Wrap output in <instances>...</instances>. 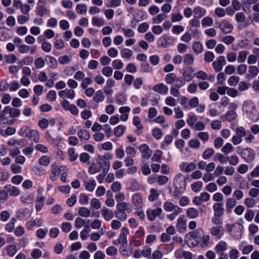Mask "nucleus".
<instances>
[{"instance_id":"nucleus-1","label":"nucleus","mask_w":259,"mask_h":259,"mask_svg":"<svg viewBox=\"0 0 259 259\" xmlns=\"http://www.w3.org/2000/svg\"><path fill=\"white\" fill-rule=\"evenodd\" d=\"M236 135L232 138V142L234 145L240 144L242 142V138L244 137L247 143H251L254 139V137L249 131H246L243 126H240L235 130Z\"/></svg>"},{"instance_id":"nucleus-2","label":"nucleus","mask_w":259,"mask_h":259,"mask_svg":"<svg viewBox=\"0 0 259 259\" xmlns=\"http://www.w3.org/2000/svg\"><path fill=\"white\" fill-rule=\"evenodd\" d=\"M129 206L130 204L125 202L118 203L116 205V209L114 212L116 218L120 221H125L127 219L126 211L130 209Z\"/></svg>"},{"instance_id":"nucleus-3","label":"nucleus","mask_w":259,"mask_h":259,"mask_svg":"<svg viewBox=\"0 0 259 259\" xmlns=\"http://www.w3.org/2000/svg\"><path fill=\"white\" fill-rule=\"evenodd\" d=\"M163 209L166 212H171L172 213L168 214L167 218L170 220H174L177 216L181 212L182 209L178 205L174 204L170 201H166L163 206Z\"/></svg>"},{"instance_id":"nucleus-4","label":"nucleus","mask_w":259,"mask_h":259,"mask_svg":"<svg viewBox=\"0 0 259 259\" xmlns=\"http://www.w3.org/2000/svg\"><path fill=\"white\" fill-rule=\"evenodd\" d=\"M226 64V61L224 56H220L216 60L213 61L212 64L213 69L215 72L221 71L223 66Z\"/></svg>"},{"instance_id":"nucleus-5","label":"nucleus","mask_w":259,"mask_h":259,"mask_svg":"<svg viewBox=\"0 0 259 259\" xmlns=\"http://www.w3.org/2000/svg\"><path fill=\"white\" fill-rule=\"evenodd\" d=\"M219 28L224 34L230 33L233 29V26L227 20L221 21L219 25Z\"/></svg>"},{"instance_id":"nucleus-6","label":"nucleus","mask_w":259,"mask_h":259,"mask_svg":"<svg viewBox=\"0 0 259 259\" xmlns=\"http://www.w3.org/2000/svg\"><path fill=\"white\" fill-rule=\"evenodd\" d=\"M255 152L250 148H246L241 151V156L246 161H252L255 158Z\"/></svg>"},{"instance_id":"nucleus-7","label":"nucleus","mask_w":259,"mask_h":259,"mask_svg":"<svg viewBox=\"0 0 259 259\" xmlns=\"http://www.w3.org/2000/svg\"><path fill=\"white\" fill-rule=\"evenodd\" d=\"M210 233L211 235L215 236L217 238L220 239L224 235V228L222 226H213L210 228Z\"/></svg>"},{"instance_id":"nucleus-8","label":"nucleus","mask_w":259,"mask_h":259,"mask_svg":"<svg viewBox=\"0 0 259 259\" xmlns=\"http://www.w3.org/2000/svg\"><path fill=\"white\" fill-rule=\"evenodd\" d=\"M162 212V210L161 208L148 210L147 211L148 219L151 221H153L156 217H159L161 215Z\"/></svg>"},{"instance_id":"nucleus-9","label":"nucleus","mask_w":259,"mask_h":259,"mask_svg":"<svg viewBox=\"0 0 259 259\" xmlns=\"http://www.w3.org/2000/svg\"><path fill=\"white\" fill-rule=\"evenodd\" d=\"M129 234V230L127 228L123 227L121 229L120 234L118 239V243H121L122 245H125L127 242V235Z\"/></svg>"},{"instance_id":"nucleus-10","label":"nucleus","mask_w":259,"mask_h":259,"mask_svg":"<svg viewBox=\"0 0 259 259\" xmlns=\"http://www.w3.org/2000/svg\"><path fill=\"white\" fill-rule=\"evenodd\" d=\"M176 227L180 232L183 233L185 231L187 226L184 215L180 216L178 219Z\"/></svg>"},{"instance_id":"nucleus-11","label":"nucleus","mask_w":259,"mask_h":259,"mask_svg":"<svg viewBox=\"0 0 259 259\" xmlns=\"http://www.w3.org/2000/svg\"><path fill=\"white\" fill-rule=\"evenodd\" d=\"M97 161L100 168L102 169V171L107 170V172L108 171L110 166V163L109 162H107L104 160V158L102 157V156L101 155H99L98 156Z\"/></svg>"},{"instance_id":"nucleus-12","label":"nucleus","mask_w":259,"mask_h":259,"mask_svg":"<svg viewBox=\"0 0 259 259\" xmlns=\"http://www.w3.org/2000/svg\"><path fill=\"white\" fill-rule=\"evenodd\" d=\"M139 149L142 152V157L145 159H148L152 153V151L146 144H143L139 147Z\"/></svg>"},{"instance_id":"nucleus-13","label":"nucleus","mask_w":259,"mask_h":259,"mask_svg":"<svg viewBox=\"0 0 259 259\" xmlns=\"http://www.w3.org/2000/svg\"><path fill=\"white\" fill-rule=\"evenodd\" d=\"M223 205L222 203H216L213 204L212 208L214 211V215L215 217H220L224 214L225 210Z\"/></svg>"},{"instance_id":"nucleus-14","label":"nucleus","mask_w":259,"mask_h":259,"mask_svg":"<svg viewBox=\"0 0 259 259\" xmlns=\"http://www.w3.org/2000/svg\"><path fill=\"white\" fill-rule=\"evenodd\" d=\"M227 249V244L224 241H220L215 246L214 250L218 254H224Z\"/></svg>"},{"instance_id":"nucleus-15","label":"nucleus","mask_w":259,"mask_h":259,"mask_svg":"<svg viewBox=\"0 0 259 259\" xmlns=\"http://www.w3.org/2000/svg\"><path fill=\"white\" fill-rule=\"evenodd\" d=\"M101 212L104 220L106 221H110L114 217L113 211L109 209L107 207H103L101 210Z\"/></svg>"},{"instance_id":"nucleus-16","label":"nucleus","mask_w":259,"mask_h":259,"mask_svg":"<svg viewBox=\"0 0 259 259\" xmlns=\"http://www.w3.org/2000/svg\"><path fill=\"white\" fill-rule=\"evenodd\" d=\"M4 112L9 113L12 117H18L20 115V110L19 109L11 108L10 106H6L4 109Z\"/></svg>"},{"instance_id":"nucleus-17","label":"nucleus","mask_w":259,"mask_h":259,"mask_svg":"<svg viewBox=\"0 0 259 259\" xmlns=\"http://www.w3.org/2000/svg\"><path fill=\"white\" fill-rule=\"evenodd\" d=\"M153 90L160 94H166L168 91V87L162 83L154 85L153 88Z\"/></svg>"},{"instance_id":"nucleus-18","label":"nucleus","mask_w":259,"mask_h":259,"mask_svg":"<svg viewBox=\"0 0 259 259\" xmlns=\"http://www.w3.org/2000/svg\"><path fill=\"white\" fill-rule=\"evenodd\" d=\"M66 167L64 166H56L54 167L50 175V179L53 181H55L57 178V176L62 171L65 170Z\"/></svg>"},{"instance_id":"nucleus-19","label":"nucleus","mask_w":259,"mask_h":259,"mask_svg":"<svg viewBox=\"0 0 259 259\" xmlns=\"http://www.w3.org/2000/svg\"><path fill=\"white\" fill-rule=\"evenodd\" d=\"M193 12L195 18L200 19L205 15L206 10L200 7H198L193 10Z\"/></svg>"},{"instance_id":"nucleus-20","label":"nucleus","mask_w":259,"mask_h":259,"mask_svg":"<svg viewBox=\"0 0 259 259\" xmlns=\"http://www.w3.org/2000/svg\"><path fill=\"white\" fill-rule=\"evenodd\" d=\"M43 223V221L40 219L36 218L34 220H30L27 223V228L29 230H31L34 226H41Z\"/></svg>"},{"instance_id":"nucleus-21","label":"nucleus","mask_w":259,"mask_h":259,"mask_svg":"<svg viewBox=\"0 0 259 259\" xmlns=\"http://www.w3.org/2000/svg\"><path fill=\"white\" fill-rule=\"evenodd\" d=\"M159 196L158 190L152 188L150 190V194L148 196V200L151 202H153L158 199Z\"/></svg>"},{"instance_id":"nucleus-22","label":"nucleus","mask_w":259,"mask_h":259,"mask_svg":"<svg viewBox=\"0 0 259 259\" xmlns=\"http://www.w3.org/2000/svg\"><path fill=\"white\" fill-rule=\"evenodd\" d=\"M143 202L142 195L139 193H136L132 196L133 204L136 206H140Z\"/></svg>"},{"instance_id":"nucleus-23","label":"nucleus","mask_w":259,"mask_h":259,"mask_svg":"<svg viewBox=\"0 0 259 259\" xmlns=\"http://www.w3.org/2000/svg\"><path fill=\"white\" fill-rule=\"evenodd\" d=\"M46 61H48V65L52 69H55L58 66V62L56 59L51 56H47L45 58Z\"/></svg>"},{"instance_id":"nucleus-24","label":"nucleus","mask_w":259,"mask_h":259,"mask_svg":"<svg viewBox=\"0 0 259 259\" xmlns=\"http://www.w3.org/2000/svg\"><path fill=\"white\" fill-rule=\"evenodd\" d=\"M198 211L193 207L189 208L186 211L187 216L190 219H194L198 216Z\"/></svg>"},{"instance_id":"nucleus-25","label":"nucleus","mask_w":259,"mask_h":259,"mask_svg":"<svg viewBox=\"0 0 259 259\" xmlns=\"http://www.w3.org/2000/svg\"><path fill=\"white\" fill-rule=\"evenodd\" d=\"M77 135L80 140H88L90 138V133L85 130H80L78 131Z\"/></svg>"},{"instance_id":"nucleus-26","label":"nucleus","mask_w":259,"mask_h":259,"mask_svg":"<svg viewBox=\"0 0 259 259\" xmlns=\"http://www.w3.org/2000/svg\"><path fill=\"white\" fill-rule=\"evenodd\" d=\"M210 237L209 235H203L200 240V246L202 248H206L208 247Z\"/></svg>"},{"instance_id":"nucleus-27","label":"nucleus","mask_w":259,"mask_h":259,"mask_svg":"<svg viewBox=\"0 0 259 259\" xmlns=\"http://www.w3.org/2000/svg\"><path fill=\"white\" fill-rule=\"evenodd\" d=\"M183 76L187 81H190L193 77V70L191 68H187L183 72Z\"/></svg>"},{"instance_id":"nucleus-28","label":"nucleus","mask_w":259,"mask_h":259,"mask_svg":"<svg viewBox=\"0 0 259 259\" xmlns=\"http://www.w3.org/2000/svg\"><path fill=\"white\" fill-rule=\"evenodd\" d=\"M45 200V198L44 197H39L36 198L35 208L37 211H40L41 210L42 207L44 205Z\"/></svg>"},{"instance_id":"nucleus-29","label":"nucleus","mask_w":259,"mask_h":259,"mask_svg":"<svg viewBox=\"0 0 259 259\" xmlns=\"http://www.w3.org/2000/svg\"><path fill=\"white\" fill-rule=\"evenodd\" d=\"M16 222V219L15 218H13L10 222L6 224L5 226L6 230L9 232L11 233L13 231L14 229V225Z\"/></svg>"},{"instance_id":"nucleus-30","label":"nucleus","mask_w":259,"mask_h":259,"mask_svg":"<svg viewBox=\"0 0 259 259\" xmlns=\"http://www.w3.org/2000/svg\"><path fill=\"white\" fill-rule=\"evenodd\" d=\"M125 130V127L123 125H120L114 128V134L116 137H120L124 134Z\"/></svg>"},{"instance_id":"nucleus-31","label":"nucleus","mask_w":259,"mask_h":259,"mask_svg":"<svg viewBox=\"0 0 259 259\" xmlns=\"http://www.w3.org/2000/svg\"><path fill=\"white\" fill-rule=\"evenodd\" d=\"M27 138L33 140L35 142H37L39 139V135L36 131L31 130Z\"/></svg>"},{"instance_id":"nucleus-32","label":"nucleus","mask_w":259,"mask_h":259,"mask_svg":"<svg viewBox=\"0 0 259 259\" xmlns=\"http://www.w3.org/2000/svg\"><path fill=\"white\" fill-rule=\"evenodd\" d=\"M237 202L232 198H229L227 200L226 208L227 211L229 212L231 209L236 205Z\"/></svg>"},{"instance_id":"nucleus-33","label":"nucleus","mask_w":259,"mask_h":259,"mask_svg":"<svg viewBox=\"0 0 259 259\" xmlns=\"http://www.w3.org/2000/svg\"><path fill=\"white\" fill-rule=\"evenodd\" d=\"M202 182L201 181H197L191 185V188L194 192L197 193L201 191L202 188Z\"/></svg>"},{"instance_id":"nucleus-34","label":"nucleus","mask_w":259,"mask_h":259,"mask_svg":"<svg viewBox=\"0 0 259 259\" xmlns=\"http://www.w3.org/2000/svg\"><path fill=\"white\" fill-rule=\"evenodd\" d=\"M104 98L105 97L103 92L101 90H99L96 93L93 99L95 102L99 103L103 101Z\"/></svg>"},{"instance_id":"nucleus-35","label":"nucleus","mask_w":259,"mask_h":259,"mask_svg":"<svg viewBox=\"0 0 259 259\" xmlns=\"http://www.w3.org/2000/svg\"><path fill=\"white\" fill-rule=\"evenodd\" d=\"M78 214L82 217L88 218L91 214V211L86 207H82L79 209Z\"/></svg>"},{"instance_id":"nucleus-36","label":"nucleus","mask_w":259,"mask_h":259,"mask_svg":"<svg viewBox=\"0 0 259 259\" xmlns=\"http://www.w3.org/2000/svg\"><path fill=\"white\" fill-rule=\"evenodd\" d=\"M76 11L79 14H83L87 11V7L84 4H77L76 6Z\"/></svg>"},{"instance_id":"nucleus-37","label":"nucleus","mask_w":259,"mask_h":259,"mask_svg":"<svg viewBox=\"0 0 259 259\" xmlns=\"http://www.w3.org/2000/svg\"><path fill=\"white\" fill-rule=\"evenodd\" d=\"M193 50L197 54L201 53L203 51V46L199 41L195 42L192 46Z\"/></svg>"},{"instance_id":"nucleus-38","label":"nucleus","mask_w":259,"mask_h":259,"mask_svg":"<svg viewBox=\"0 0 259 259\" xmlns=\"http://www.w3.org/2000/svg\"><path fill=\"white\" fill-rule=\"evenodd\" d=\"M194 57L191 54H187L184 56V63L186 65H192L194 62Z\"/></svg>"},{"instance_id":"nucleus-39","label":"nucleus","mask_w":259,"mask_h":259,"mask_svg":"<svg viewBox=\"0 0 259 259\" xmlns=\"http://www.w3.org/2000/svg\"><path fill=\"white\" fill-rule=\"evenodd\" d=\"M71 59V55H64L60 56L58 59V61L61 64H66L69 63Z\"/></svg>"},{"instance_id":"nucleus-40","label":"nucleus","mask_w":259,"mask_h":259,"mask_svg":"<svg viewBox=\"0 0 259 259\" xmlns=\"http://www.w3.org/2000/svg\"><path fill=\"white\" fill-rule=\"evenodd\" d=\"M6 189H8V192L11 196H17L20 194L19 190L15 187L9 186V188L6 187Z\"/></svg>"},{"instance_id":"nucleus-41","label":"nucleus","mask_w":259,"mask_h":259,"mask_svg":"<svg viewBox=\"0 0 259 259\" xmlns=\"http://www.w3.org/2000/svg\"><path fill=\"white\" fill-rule=\"evenodd\" d=\"M121 57L123 58L130 59L133 55V52L129 49H123L120 51Z\"/></svg>"},{"instance_id":"nucleus-42","label":"nucleus","mask_w":259,"mask_h":259,"mask_svg":"<svg viewBox=\"0 0 259 259\" xmlns=\"http://www.w3.org/2000/svg\"><path fill=\"white\" fill-rule=\"evenodd\" d=\"M167 16L164 14H159L153 18L152 21L154 23H160L164 20Z\"/></svg>"},{"instance_id":"nucleus-43","label":"nucleus","mask_w":259,"mask_h":259,"mask_svg":"<svg viewBox=\"0 0 259 259\" xmlns=\"http://www.w3.org/2000/svg\"><path fill=\"white\" fill-rule=\"evenodd\" d=\"M176 74L174 73H168L165 76V81L166 83L171 84L174 83L177 79Z\"/></svg>"},{"instance_id":"nucleus-44","label":"nucleus","mask_w":259,"mask_h":259,"mask_svg":"<svg viewBox=\"0 0 259 259\" xmlns=\"http://www.w3.org/2000/svg\"><path fill=\"white\" fill-rule=\"evenodd\" d=\"M233 150V147L231 144L229 143H226L222 148V151L225 154H228L231 152Z\"/></svg>"},{"instance_id":"nucleus-45","label":"nucleus","mask_w":259,"mask_h":259,"mask_svg":"<svg viewBox=\"0 0 259 259\" xmlns=\"http://www.w3.org/2000/svg\"><path fill=\"white\" fill-rule=\"evenodd\" d=\"M96 186V183L95 181L90 180L89 182L85 183V188L90 191L92 192Z\"/></svg>"},{"instance_id":"nucleus-46","label":"nucleus","mask_w":259,"mask_h":259,"mask_svg":"<svg viewBox=\"0 0 259 259\" xmlns=\"http://www.w3.org/2000/svg\"><path fill=\"white\" fill-rule=\"evenodd\" d=\"M237 116V115L234 111H228L225 115L227 120L232 121L235 120Z\"/></svg>"},{"instance_id":"nucleus-47","label":"nucleus","mask_w":259,"mask_h":259,"mask_svg":"<svg viewBox=\"0 0 259 259\" xmlns=\"http://www.w3.org/2000/svg\"><path fill=\"white\" fill-rule=\"evenodd\" d=\"M214 58V54L210 51H207L204 55V60L207 62H211Z\"/></svg>"},{"instance_id":"nucleus-48","label":"nucleus","mask_w":259,"mask_h":259,"mask_svg":"<svg viewBox=\"0 0 259 259\" xmlns=\"http://www.w3.org/2000/svg\"><path fill=\"white\" fill-rule=\"evenodd\" d=\"M20 199L22 202L27 204L31 203L33 200V197L30 195L27 194L21 196Z\"/></svg>"},{"instance_id":"nucleus-49","label":"nucleus","mask_w":259,"mask_h":259,"mask_svg":"<svg viewBox=\"0 0 259 259\" xmlns=\"http://www.w3.org/2000/svg\"><path fill=\"white\" fill-rule=\"evenodd\" d=\"M235 40V38L232 35H226L223 37L221 40L224 44L229 45L231 44Z\"/></svg>"},{"instance_id":"nucleus-50","label":"nucleus","mask_w":259,"mask_h":259,"mask_svg":"<svg viewBox=\"0 0 259 259\" xmlns=\"http://www.w3.org/2000/svg\"><path fill=\"white\" fill-rule=\"evenodd\" d=\"M197 118L194 115H189L188 116V118L187 120V123L191 126L192 128L195 125V123H196L197 122Z\"/></svg>"},{"instance_id":"nucleus-51","label":"nucleus","mask_w":259,"mask_h":259,"mask_svg":"<svg viewBox=\"0 0 259 259\" xmlns=\"http://www.w3.org/2000/svg\"><path fill=\"white\" fill-rule=\"evenodd\" d=\"M214 153V151L212 148H207L203 152L202 157L205 159H208L213 155Z\"/></svg>"},{"instance_id":"nucleus-52","label":"nucleus","mask_w":259,"mask_h":259,"mask_svg":"<svg viewBox=\"0 0 259 259\" xmlns=\"http://www.w3.org/2000/svg\"><path fill=\"white\" fill-rule=\"evenodd\" d=\"M7 253L9 256H13L17 252V248L15 245H10L7 247Z\"/></svg>"},{"instance_id":"nucleus-53","label":"nucleus","mask_w":259,"mask_h":259,"mask_svg":"<svg viewBox=\"0 0 259 259\" xmlns=\"http://www.w3.org/2000/svg\"><path fill=\"white\" fill-rule=\"evenodd\" d=\"M34 65L36 68L43 67L45 65V60L41 58H37L34 60Z\"/></svg>"},{"instance_id":"nucleus-54","label":"nucleus","mask_w":259,"mask_h":259,"mask_svg":"<svg viewBox=\"0 0 259 259\" xmlns=\"http://www.w3.org/2000/svg\"><path fill=\"white\" fill-rule=\"evenodd\" d=\"M201 23L203 26H211L213 23V19L210 17H205L202 20Z\"/></svg>"},{"instance_id":"nucleus-55","label":"nucleus","mask_w":259,"mask_h":259,"mask_svg":"<svg viewBox=\"0 0 259 259\" xmlns=\"http://www.w3.org/2000/svg\"><path fill=\"white\" fill-rule=\"evenodd\" d=\"M38 162L41 165L47 166L50 163V158L48 156H43L39 159Z\"/></svg>"},{"instance_id":"nucleus-56","label":"nucleus","mask_w":259,"mask_h":259,"mask_svg":"<svg viewBox=\"0 0 259 259\" xmlns=\"http://www.w3.org/2000/svg\"><path fill=\"white\" fill-rule=\"evenodd\" d=\"M91 205L96 209H98L101 207V203L97 198H93L90 202Z\"/></svg>"},{"instance_id":"nucleus-57","label":"nucleus","mask_w":259,"mask_h":259,"mask_svg":"<svg viewBox=\"0 0 259 259\" xmlns=\"http://www.w3.org/2000/svg\"><path fill=\"white\" fill-rule=\"evenodd\" d=\"M239 81V77L236 76H231L228 79V83L231 86L236 85Z\"/></svg>"},{"instance_id":"nucleus-58","label":"nucleus","mask_w":259,"mask_h":259,"mask_svg":"<svg viewBox=\"0 0 259 259\" xmlns=\"http://www.w3.org/2000/svg\"><path fill=\"white\" fill-rule=\"evenodd\" d=\"M101 170L100 167L96 165L95 163H93L89 168V172L92 175L99 172Z\"/></svg>"},{"instance_id":"nucleus-59","label":"nucleus","mask_w":259,"mask_h":259,"mask_svg":"<svg viewBox=\"0 0 259 259\" xmlns=\"http://www.w3.org/2000/svg\"><path fill=\"white\" fill-rule=\"evenodd\" d=\"M112 72L113 70L111 67L109 66L105 67L102 70V74L107 77L111 76Z\"/></svg>"},{"instance_id":"nucleus-60","label":"nucleus","mask_w":259,"mask_h":259,"mask_svg":"<svg viewBox=\"0 0 259 259\" xmlns=\"http://www.w3.org/2000/svg\"><path fill=\"white\" fill-rule=\"evenodd\" d=\"M152 133L153 136L157 140H159L162 137V132L158 128H153Z\"/></svg>"},{"instance_id":"nucleus-61","label":"nucleus","mask_w":259,"mask_h":259,"mask_svg":"<svg viewBox=\"0 0 259 259\" xmlns=\"http://www.w3.org/2000/svg\"><path fill=\"white\" fill-rule=\"evenodd\" d=\"M247 55H248V52L247 51H241L239 53V56L238 57V61L240 63L244 62L246 60Z\"/></svg>"},{"instance_id":"nucleus-62","label":"nucleus","mask_w":259,"mask_h":259,"mask_svg":"<svg viewBox=\"0 0 259 259\" xmlns=\"http://www.w3.org/2000/svg\"><path fill=\"white\" fill-rule=\"evenodd\" d=\"M112 65L115 69H121L123 67V63L119 60H115L113 61Z\"/></svg>"},{"instance_id":"nucleus-63","label":"nucleus","mask_w":259,"mask_h":259,"mask_svg":"<svg viewBox=\"0 0 259 259\" xmlns=\"http://www.w3.org/2000/svg\"><path fill=\"white\" fill-rule=\"evenodd\" d=\"M92 22L94 25L100 27L104 25V21L102 18L94 17L92 19Z\"/></svg>"},{"instance_id":"nucleus-64","label":"nucleus","mask_w":259,"mask_h":259,"mask_svg":"<svg viewBox=\"0 0 259 259\" xmlns=\"http://www.w3.org/2000/svg\"><path fill=\"white\" fill-rule=\"evenodd\" d=\"M68 154L71 161H75L78 157V154L75 153V149L73 148L69 149Z\"/></svg>"}]
</instances>
